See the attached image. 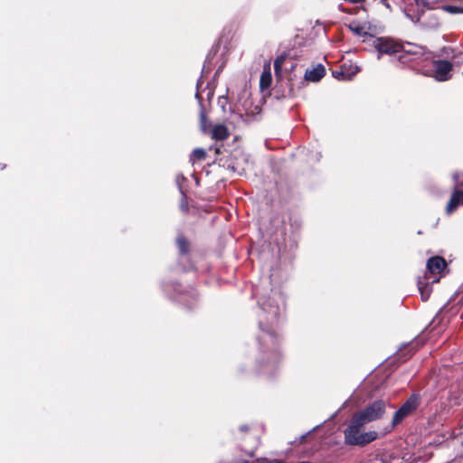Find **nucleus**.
I'll return each instance as SVG.
<instances>
[{
	"label": "nucleus",
	"mask_w": 463,
	"mask_h": 463,
	"mask_svg": "<svg viewBox=\"0 0 463 463\" xmlns=\"http://www.w3.org/2000/svg\"><path fill=\"white\" fill-rule=\"evenodd\" d=\"M388 402L383 400H377L370 403L364 410L354 414L350 423L364 426L365 424L377 420L384 414Z\"/></svg>",
	"instance_id": "nucleus-1"
},
{
	"label": "nucleus",
	"mask_w": 463,
	"mask_h": 463,
	"mask_svg": "<svg viewBox=\"0 0 463 463\" xmlns=\"http://www.w3.org/2000/svg\"><path fill=\"white\" fill-rule=\"evenodd\" d=\"M370 45L377 52V59L380 60L383 54L392 55L402 52L403 44L389 37H374L370 35Z\"/></svg>",
	"instance_id": "nucleus-2"
},
{
	"label": "nucleus",
	"mask_w": 463,
	"mask_h": 463,
	"mask_svg": "<svg viewBox=\"0 0 463 463\" xmlns=\"http://www.w3.org/2000/svg\"><path fill=\"white\" fill-rule=\"evenodd\" d=\"M362 427L357 424H349L345 430V439L347 444L364 446L377 438V432L375 431L360 433Z\"/></svg>",
	"instance_id": "nucleus-3"
},
{
	"label": "nucleus",
	"mask_w": 463,
	"mask_h": 463,
	"mask_svg": "<svg viewBox=\"0 0 463 463\" xmlns=\"http://www.w3.org/2000/svg\"><path fill=\"white\" fill-rule=\"evenodd\" d=\"M420 405V396L412 394L410 398L401 406V408L395 411L392 418V426H396L401 423L403 419L413 412Z\"/></svg>",
	"instance_id": "nucleus-4"
},
{
	"label": "nucleus",
	"mask_w": 463,
	"mask_h": 463,
	"mask_svg": "<svg viewBox=\"0 0 463 463\" xmlns=\"http://www.w3.org/2000/svg\"><path fill=\"white\" fill-rule=\"evenodd\" d=\"M438 0H414L418 8L421 6L422 8L427 9L433 8V5ZM404 13L406 16L410 18L413 23H417L420 21L423 10L418 9L417 12H414L412 10V5L410 4L404 7Z\"/></svg>",
	"instance_id": "nucleus-5"
},
{
	"label": "nucleus",
	"mask_w": 463,
	"mask_h": 463,
	"mask_svg": "<svg viewBox=\"0 0 463 463\" xmlns=\"http://www.w3.org/2000/svg\"><path fill=\"white\" fill-rule=\"evenodd\" d=\"M433 70L435 79L439 81H445L450 78L452 64L451 62L444 60L434 61Z\"/></svg>",
	"instance_id": "nucleus-6"
},
{
	"label": "nucleus",
	"mask_w": 463,
	"mask_h": 463,
	"mask_svg": "<svg viewBox=\"0 0 463 463\" xmlns=\"http://www.w3.org/2000/svg\"><path fill=\"white\" fill-rule=\"evenodd\" d=\"M349 30L354 33L355 35L365 37L366 39L364 42H368L370 43V35H373L369 33V31H374L375 27H373L370 23H364V24H359L356 22H353L348 25Z\"/></svg>",
	"instance_id": "nucleus-7"
},
{
	"label": "nucleus",
	"mask_w": 463,
	"mask_h": 463,
	"mask_svg": "<svg viewBox=\"0 0 463 463\" xmlns=\"http://www.w3.org/2000/svg\"><path fill=\"white\" fill-rule=\"evenodd\" d=\"M460 186L461 187H458L452 194L446 206V213L448 214H451L460 203L463 204V184H461Z\"/></svg>",
	"instance_id": "nucleus-8"
},
{
	"label": "nucleus",
	"mask_w": 463,
	"mask_h": 463,
	"mask_svg": "<svg viewBox=\"0 0 463 463\" xmlns=\"http://www.w3.org/2000/svg\"><path fill=\"white\" fill-rule=\"evenodd\" d=\"M427 270L431 275L439 274L446 267V261L443 258L436 256L429 259L427 261Z\"/></svg>",
	"instance_id": "nucleus-9"
},
{
	"label": "nucleus",
	"mask_w": 463,
	"mask_h": 463,
	"mask_svg": "<svg viewBox=\"0 0 463 463\" xmlns=\"http://www.w3.org/2000/svg\"><path fill=\"white\" fill-rule=\"evenodd\" d=\"M325 73V67L322 64H318L317 67L306 71L305 79L308 81L317 82L324 77Z\"/></svg>",
	"instance_id": "nucleus-10"
},
{
	"label": "nucleus",
	"mask_w": 463,
	"mask_h": 463,
	"mask_svg": "<svg viewBox=\"0 0 463 463\" xmlns=\"http://www.w3.org/2000/svg\"><path fill=\"white\" fill-rule=\"evenodd\" d=\"M230 135L228 128L223 124L215 125L212 129V138L215 140H225Z\"/></svg>",
	"instance_id": "nucleus-11"
},
{
	"label": "nucleus",
	"mask_w": 463,
	"mask_h": 463,
	"mask_svg": "<svg viewBox=\"0 0 463 463\" xmlns=\"http://www.w3.org/2000/svg\"><path fill=\"white\" fill-rule=\"evenodd\" d=\"M271 81L270 61H268L264 63L262 68V91L270 86Z\"/></svg>",
	"instance_id": "nucleus-12"
},
{
	"label": "nucleus",
	"mask_w": 463,
	"mask_h": 463,
	"mask_svg": "<svg viewBox=\"0 0 463 463\" xmlns=\"http://www.w3.org/2000/svg\"><path fill=\"white\" fill-rule=\"evenodd\" d=\"M282 302H283V300L280 298V303L276 301L275 304H269V305L266 304L264 307H262V309H264L265 311H268L269 313H270L272 316H274L276 317L280 314V311H281L280 304H282Z\"/></svg>",
	"instance_id": "nucleus-13"
},
{
	"label": "nucleus",
	"mask_w": 463,
	"mask_h": 463,
	"mask_svg": "<svg viewBox=\"0 0 463 463\" xmlns=\"http://www.w3.org/2000/svg\"><path fill=\"white\" fill-rule=\"evenodd\" d=\"M177 247L180 254L185 255L189 251V242L184 236H178L176 239Z\"/></svg>",
	"instance_id": "nucleus-14"
},
{
	"label": "nucleus",
	"mask_w": 463,
	"mask_h": 463,
	"mask_svg": "<svg viewBox=\"0 0 463 463\" xmlns=\"http://www.w3.org/2000/svg\"><path fill=\"white\" fill-rule=\"evenodd\" d=\"M418 288L423 301L427 300L430 294V288L428 283L423 282L421 279L418 281Z\"/></svg>",
	"instance_id": "nucleus-15"
},
{
	"label": "nucleus",
	"mask_w": 463,
	"mask_h": 463,
	"mask_svg": "<svg viewBox=\"0 0 463 463\" xmlns=\"http://www.w3.org/2000/svg\"><path fill=\"white\" fill-rule=\"evenodd\" d=\"M284 277L285 276L283 273H280L276 269H272V272L270 274V281L275 285H279L282 281Z\"/></svg>",
	"instance_id": "nucleus-16"
},
{
	"label": "nucleus",
	"mask_w": 463,
	"mask_h": 463,
	"mask_svg": "<svg viewBox=\"0 0 463 463\" xmlns=\"http://www.w3.org/2000/svg\"><path fill=\"white\" fill-rule=\"evenodd\" d=\"M444 11L449 14H463V7L457 5H445L442 7Z\"/></svg>",
	"instance_id": "nucleus-17"
},
{
	"label": "nucleus",
	"mask_w": 463,
	"mask_h": 463,
	"mask_svg": "<svg viewBox=\"0 0 463 463\" xmlns=\"http://www.w3.org/2000/svg\"><path fill=\"white\" fill-rule=\"evenodd\" d=\"M192 156L197 160H203L206 156V152L203 148H195Z\"/></svg>",
	"instance_id": "nucleus-18"
},
{
	"label": "nucleus",
	"mask_w": 463,
	"mask_h": 463,
	"mask_svg": "<svg viewBox=\"0 0 463 463\" xmlns=\"http://www.w3.org/2000/svg\"><path fill=\"white\" fill-rule=\"evenodd\" d=\"M333 76L337 80H350V76H345L343 71H333Z\"/></svg>",
	"instance_id": "nucleus-19"
},
{
	"label": "nucleus",
	"mask_w": 463,
	"mask_h": 463,
	"mask_svg": "<svg viewBox=\"0 0 463 463\" xmlns=\"http://www.w3.org/2000/svg\"><path fill=\"white\" fill-rule=\"evenodd\" d=\"M420 49H421L420 47H417V46H411V45H410V48H409V49H405V48L403 47V50H402V52H406V53H408V54H418V53H420Z\"/></svg>",
	"instance_id": "nucleus-20"
},
{
	"label": "nucleus",
	"mask_w": 463,
	"mask_h": 463,
	"mask_svg": "<svg viewBox=\"0 0 463 463\" xmlns=\"http://www.w3.org/2000/svg\"><path fill=\"white\" fill-rule=\"evenodd\" d=\"M276 336L273 335V333H270V332H267V334L264 335H262V342L265 343V345L268 344V342H273L275 340Z\"/></svg>",
	"instance_id": "nucleus-21"
},
{
	"label": "nucleus",
	"mask_w": 463,
	"mask_h": 463,
	"mask_svg": "<svg viewBox=\"0 0 463 463\" xmlns=\"http://www.w3.org/2000/svg\"><path fill=\"white\" fill-rule=\"evenodd\" d=\"M287 56H288V55H287L286 53H282V54L279 55V56L275 59V61H274V64H277V66H278V65L282 66V65H283V63H284V61H285V60L287 59Z\"/></svg>",
	"instance_id": "nucleus-22"
},
{
	"label": "nucleus",
	"mask_w": 463,
	"mask_h": 463,
	"mask_svg": "<svg viewBox=\"0 0 463 463\" xmlns=\"http://www.w3.org/2000/svg\"><path fill=\"white\" fill-rule=\"evenodd\" d=\"M274 71L277 80H279L282 78V66L274 64Z\"/></svg>",
	"instance_id": "nucleus-23"
},
{
	"label": "nucleus",
	"mask_w": 463,
	"mask_h": 463,
	"mask_svg": "<svg viewBox=\"0 0 463 463\" xmlns=\"http://www.w3.org/2000/svg\"><path fill=\"white\" fill-rule=\"evenodd\" d=\"M276 245H277V256L278 257H281L282 255L285 254V250L282 248V246L280 245V243L279 242L278 240H276Z\"/></svg>",
	"instance_id": "nucleus-24"
},
{
	"label": "nucleus",
	"mask_w": 463,
	"mask_h": 463,
	"mask_svg": "<svg viewBox=\"0 0 463 463\" xmlns=\"http://www.w3.org/2000/svg\"><path fill=\"white\" fill-rule=\"evenodd\" d=\"M200 119H201V126L203 130L206 129V116L203 112V110H201L200 113Z\"/></svg>",
	"instance_id": "nucleus-25"
},
{
	"label": "nucleus",
	"mask_w": 463,
	"mask_h": 463,
	"mask_svg": "<svg viewBox=\"0 0 463 463\" xmlns=\"http://www.w3.org/2000/svg\"><path fill=\"white\" fill-rule=\"evenodd\" d=\"M260 109H259L258 106H255L254 108V110H251L250 112L253 114V115H258L260 113Z\"/></svg>",
	"instance_id": "nucleus-26"
},
{
	"label": "nucleus",
	"mask_w": 463,
	"mask_h": 463,
	"mask_svg": "<svg viewBox=\"0 0 463 463\" xmlns=\"http://www.w3.org/2000/svg\"><path fill=\"white\" fill-rule=\"evenodd\" d=\"M381 3L387 8H391L390 4L387 0H381Z\"/></svg>",
	"instance_id": "nucleus-27"
},
{
	"label": "nucleus",
	"mask_w": 463,
	"mask_h": 463,
	"mask_svg": "<svg viewBox=\"0 0 463 463\" xmlns=\"http://www.w3.org/2000/svg\"><path fill=\"white\" fill-rule=\"evenodd\" d=\"M199 84H200V81L197 82V90L199 89ZM195 97L196 99L200 101V94H199V91L197 90L196 94H195Z\"/></svg>",
	"instance_id": "nucleus-28"
},
{
	"label": "nucleus",
	"mask_w": 463,
	"mask_h": 463,
	"mask_svg": "<svg viewBox=\"0 0 463 463\" xmlns=\"http://www.w3.org/2000/svg\"><path fill=\"white\" fill-rule=\"evenodd\" d=\"M240 430H241V431H245V430H248V427H247L246 425H242V426H241V427H240Z\"/></svg>",
	"instance_id": "nucleus-29"
},
{
	"label": "nucleus",
	"mask_w": 463,
	"mask_h": 463,
	"mask_svg": "<svg viewBox=\"0 0 463 463\" xmlns=\"http://www.w3.org/2000/svg\"><path fill=\"white\" fill-rule=\"evenodd\" d=\"M438 281H439V279H437V278H434V279H432V282H438Z\"/></svg>",
	"instance_id": "nucleus-30"
},
{
	"label": "nucleus",
	"mask_w": 463,
	"mask_h": 463,
	"mask_svg": "<svg viewBox=\"0 0 463 463\" xmlns=\"http://www.w3.org/2000/svg\"><path fill=\"white\" fill-rule=\"evenodd\" d=\"M358 71H359V69H358V67H356V68H355V71H354V73L358 72Z\"/></svg>",
	"instance_id": "nucleus-31"
},
{
	"label": "nucleus",
	"mask_w": 463,
	"mask_h": 463,
	"mask_svg": "<svg viewBox=\"0 0 463 463\" xmlns=\"http://www.w3.org/2000/svg\"><path fill=\"white\" fill-rule=\"evenodd\" d=\"M453 177H454V179H456V180L458 179V175H454V176H453Z\"/></svg>",
	"instance_id": "nucleus-32"
},
{
	"label": "nucleus",
	"mask_w": 463,
	"mask_h": 463,
	"mask_svg": "<svg viewBox=\"0 0 463 463\" xmlns=\"http://www.w3.org/2000/svg\"><path fill=\"white\" fill-rule=\"evenodd\" d=\"M306 438L305 435L301 436V440H303Z\"/></svg>",
	"instance_id": "nucleus-33"
},
{
	"label": "nucleus",
	"mask_w": 463,
	"mask_h": 463,
	"mask_svg": "<svg viewBox=\"0 0 463 463\" xmlns=\"http://www.w3.org/2000/svg\"><path fill=\"white\" fill-rule=\"evenodd\" d=\"M461 443H462V445H463V436H462V439H461Z\"/></svg>",
	"instance_id": "nucleus-34"
},
{
	"label": "nucleus",
	"mask_w": 463,
	"mask_h": 463,
	"mask_svg": "<svg viewBox=\"0 0 463 463\" xmlns=\"http://www.w3.org/2000/svg\"><path fill=\"white\" fill-rule=\"evenodd\" d=\"M257 463H260L259 461Z\"/></svg>",
	"instance_id": "nucleus-35"
}]
</instances>
